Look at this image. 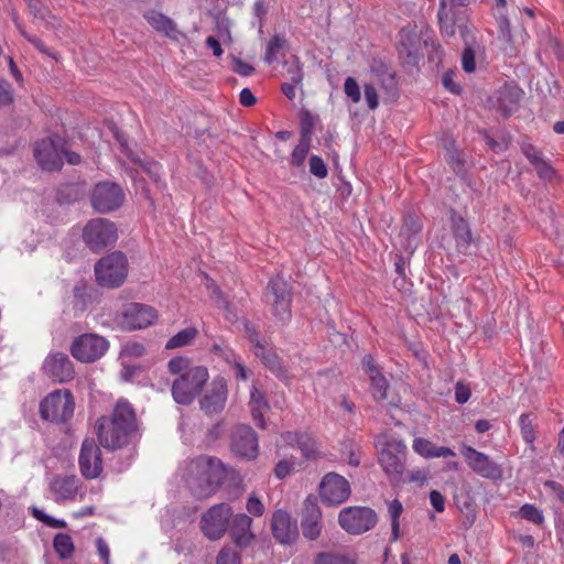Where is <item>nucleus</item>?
<instances>
[{
    "label": "nucleus",
    "mask_w": 564,
    "mask_h": 564,
    "mask_svg": "<svg viewBox=\"0 0 564 564\" xmlns=\"http://www.w3.org/2000/svg\"><path fill=\"white\" fill-rule=\"evenodd\" d=\"M97 437L107 449H118L128 445L138 432V421L133 406L127 400H119L110 415L96 422Z\"/></svg>",
    "instance_id": "1"
},
{
    "label": "nucleus",
    "mask_w": 564,
    "mask_h": 564,
    "mask_svg": "<svg viewBox=\"0 0 564 564\" xmlns=\"http://www.w3.org/2000/svg\"><path fill=\"white\" fill-rule=\"evenodd\" d=\"M167 370L175 376L171 393L173 400L181 405H191L202 394L209 379L208 369L193 365L188 358L175 357L167 362Z\"/></svg>",
    "instance_id": "2"
},
{
    "label": "nucleus",
    "mask_w": 564,
    "mask_h": 564,
    "mask_svg": "<svg viewBox=\"0 0 564 564\" xmlns=\"http://www.w3.org/2000/svg\"><path fill=\"white\" fill-rule=\"evenodd\" d=\"M226 475V467L220 459L199 456L187 464L185 480L197 499H206L217 491Z\"/></svg>",
    "instance_id": "3"
},
{
    "label": "nucleus",
    "mask_w": 564,
    "mask_h": 564,
    "mask_svg": "<svg viewBox=\"0 0 564 564\" xmlns=\"http://www.w3.org/2000/svg\"><path fill=\"white\" fill-rule=\"evenodd\" d=\"M408 448L403 441L388 437L378 451V463L392 486L406 481Z\"/></svg>",
    "instance_id": "4"
},
{
    "label": "nucleus",
    "mask_w": 564,
    "mask_h": 564,
    "mask_svg": "<svg viewBox=\"0 0 564 564\" xmlns=\"http://www.w3.org/2000/svg\"><path fill=\"white\" fill-rule=\"evenodd\" d=\"M128 270L127 257L121 251H113L95 264L96 282L107 289L120 288L127 279Z\"/></svg>",
    "instance_id": "5"
},
{
    "label": "nucleus",
    "mask_w": 564,
    "mask_h": 564,
    "mask_svg": "<svg viewBox=\"0 0 564 564\" xmlns=\"http://www.w3.org/2000/svg\"><path fill=\"white\" fill-rule=\"evenodd\" d=\"M75 409L73 394L67 389L51 392L40 404L43 420L56 423L68 421Z\"/></svg>",
    "instance_id": "6"
},
{
    "label": "nucleus",
    "mask_w": 564,
    "mask_h": 564,
    "mask_svg": "<svg viewBox=\"0 0 564 564\" xmlns=\"http://www.w3.org/2000/svg\"><path fill=\"white\" fill-rule=\"evenodd\" d=\"M118 239L113 223L105 218L89 220L83 229V240L94 252H100Z\"/></svg>",
    "instance_id": "7"
},
{
    "label": "nucleus",
    "mask_w": 564,
    "mask_h": 564,
    "mask_svg": "<svg viewBox=\"0 0 564 564\" xmlns=\"http://www.w3.org/2000/svg\"><path fill=\"white\" fill-rule=\"evenodd\" d=\"M339 525L350 534H361L377 523V513L368 507H347L338 516Z\"/></svg>",
    "instance_id": "8"
},
{
    "label": "nucleus",
    "mask_w": 564,
    "mask_h": 564,
    "mask_svg": "<svg viewBox=\"0 0 564 564\" xmlns=\"http://www.w3.org/2000/svg\"><path fill=\"white\" fill-rule=\"evenodd\" d=\"M232 508L228 503H218L210 507L200 518V529L209 540H219L228 529Z\"/></svg>",
    "instance_id": "9"
},
{
    "label": "nucleus",
    "mask_w": 564,
    "mask_h": 564,
    "mask_svg": "<svg viewBox=\"0 0 564 564\" xmlns=\"http://www.w3.org/2000/svg\"><path fill=\"white\" fill-rule=\"evenodd\" d=\"M108 348L109 343L106 338L88 333L74 339L70 354L80 362H94L101 358Z\"/></svg>",
    "instance_id": "10"
},
{
    "label": "nucleus",
    "mask_w": 564,
    "mask_h": 564,
    "mask_svg": "<svg viewBox=\"0 0 564 564\" xmlns=\"http://www.w3.org/2000/svg\"><path fill=\"white\" fill-rule=\"evenodd\" d=\"M265 297L276 318L281 322L290 319L292 293L284 279L280 276L272 279L268 284Z\"/></svg>",
    "instance_id": "11"
},
{
    "label": "nucleus",
    "mask_w": 564,
    "mask_h": 564,
    "mask_svg": "<svg viewBox=\"0 0 564 564\" xmlns=\"http://www.w3.org/2000/svg\"><path fill=\"white\" fill-rule=\"evenodd\" d=\"M64 139L52 135L36 142L34 156L44 170H58L63 165Z\"/></svg>",
    "instance_id": "12"
},
{
    "label": "nucleus",
    "mask_w": 564,
    "mask_h": 564,
    "mask_svg": "<svg viewBox=\"0 0 564 564\" xmlns=\"http://www.w3.org/2000/svg\"><path fill=\"white\" fill-rule=\"evenodd\" d=\"M468 467L477 475L492 480L502 478V468L488 455L464 445L460 451Z\"/></svg>",
    "instance_id": "13"
},
{
    "label": "nucleus",
    "mask_w": 564,
    "mask_h": 564,
    "mask_svg": "<svg viewBox=\"0 0 564 564\" xmlns=\"http://www.w3.org/2000/svg\"><path fill=\"white\" fill-rule=\"evenodd\" d=\"M42 372L54 382L64 383L74 379L75 369L69 357L59 351L50 352L43 361Z\"/></svg>",
    "instance_id": "14"
},
{
    "label": "nucleus",
    "mask_w": 564,
    "mask_h": 564,
    "mask_svg": "<svg viewBox=\"0 0 564 564\" xmlns=\"http://www.w3.org/2000/svg\"><path fill=\"white\" fill-rule=\"evenodd\" d=\"M227 399L228 386L226 379L215 377L199 399V408L207 415L217 414L225 409Z\"/></svg>",
    "instance_id": "15"
},
{
    "label": "nucleus",
    "mask_w": 564,
    "mask_h": 564,
    "mask_svg": "<svg viewBox=\"0 0 564 564\" xmlns=\"http://www.w3.org/2000/svg\"><path fill=\"white\" fill-rule=\"evenodd\" d=\"M319 495L326 505H339L350 496V485L345 477L328 473L321 481Z\"/></svg>",
    "instance_id": "16"
},
{
    "label": "nucleus",
    "mask_w": 564,
    "mask_h": 564,
    "mask_svg": "<svg viewBox=\"0 0 564 564\" xmlns=\"http://www.w3.org/2000/svg\"><path fill=\"white\" fill-rule=\"evenodd\" d=\"M231 452L245 459H254L259 453L256 432L248 425H238L230 437Z\"/></svg>",
    "instance_id": "17"
},
{
    "label": "nucleus",
    "mask_w": 564,
    "mask_h": 564,
    "mask_svg": "<svg viewBox=\"0 0 564 564\" xmlns=\"http://www.w3.org/2000/svg\"><path fill=\"white\" fill-rule=\"evenodd\" d=\"M124 200L122 189L115 183L104 182L96 185L91 203L99 213H108L117 209Z\"/></svg>",
    "instance_id": "18"
},
{
    "label": "nucleus",
    "mask_w": 564,
    "mask_h": 564,
    "mask_svg": "<svg viewBox=\"0 0 564 564\" xmlns=\"http://www.w3.org/2000/svg\"><path fill=\"white\" fill-rule=\"evenodd\" d=\"M158 318L154 308L131 303L127 305L121 314L120 324L126 329H141L152 325Z\"/></svg>",
    "instance_id": "19"
},
{
    "label": "nucleus",
    "mask_w": 564,
    "mask_h": 564,
    "mask_svg": "<svg viewBox=\"0 0 564 564\" xmlns=\"http://www.w3.org/2000/svg\"><path fill=\"white\" fill-rule=\"evenodd\" d=\"M78 463L82 475L87 479H95L101 474V452L94 440L83 442Z\"/></svg>",
    "instance_id": "20"
},
{
    "label": "nucleus",
    "mask_w": 564,
    "mask_h": 564,
    "mask_svg": "<svg viewBox=\"0 0 564 564\" xmlns=\"http://www.w3.org/2000/svg\"><path fill=\"white\" fill-rule=\"evenodd\" d=\"M48 488L57 503L74 500L82 488V481L76 475L54 476Z\"/></svg>",
    "instance_id": "21"
},
{
    "label": "nucleus",
    "mask_w": 564,
    "mask_h": 564,
    "mask_svg": "<svg viewBox=\"0 0 564 564\" xmlns=\"http://www.w3.org/2000/svg\"><path fill=\"white\" fill-rule=\"evenodd\" d=\"M271 529L274 538L282 544H291L297 538V524L289 512L279 509L271 519Z\"/></svg>",
    "instance_id": "22"
},
{
    "label": "nucleus",
    "mask_w": 564,
    "mask_h": 564,
    "mask_svg": "<svg viewBox=\"0 0 564 564\" xmlns=\"http://www.w3.org/2000/svg\"><path fill=\"white\" fill-rule=\"evenodd\" d=\"M322 512L314 500L306 499L303 509L302 531L305 538L315 540L321 533Z\"/></svg>",
    "instance_id": "23"
},
{
    "label": "nucleus",
    "mask_w": 564,
    "mask_h": 564,
    "mask_svg": "<svg viewBox=\"0 0 564 564\" xmlns=\"http://www.w3.org/2000/svg\"><path fill=\"white\" fill-rule=\"evenodd\" d=\"M251 523L252 519L245 513L232 517L230 535L237 545L246 546L253 540L254 534L251 532Z\"/></svg>",
    "instance_id": "24"
},
{
    "label": "nucleus",
    "mask_w": 564,
    "mask_h": 564,
    "mask_svg": "<svg viewBox=\"0 0 564 564\" xmlns=\"http://www.w3.org/2000/svg\"><path fill=\"white\" fill-rule=\"evenodd\" d=\"M452 230L456 240V247L459 252H466L471 243V231L467 221L456 214L452 213Z\"/></svg>",
    "instance_id": "25"
},
{
    "label": "nucleus",
    "mask_w": 564,
    "mask_h": 564,
    "mask_svg": "<svg viewBox=\"0 0 564 564\" xmlns=\"http://www.w3.org/2000/svg\"><path fill=\"white\" fill-rule=\"evenodd\" d=\"M249 408L253 421L260 429L264 430L267 427V424L263 419V415L269 410L270 406L264 393L260 391L256 386H252L250 390Z\"/></svg>",
    "instance_id": "26"
},
{
    "label": "nucleus",
    "mask_w": 564,
    "mask_h": 564,
    "mask_svg": "<svg viewBox=\"0 0 564 564\" xmlns=\"http://www.w3.org/2000/svg\"><path fill=\"white\" fill-rule=\"evenodd\" d=\"M523 91L517 86H503L498 91L497 105L498 108L505 113L510 115L518 108L522 98Z\"/></svg>",
    "instance_id": "27"
},
{
    "label": "nucleus",
    "mask_w": 564,
    "mask_h": 564,
    "mask_svg": "<svg viewBox=\"0 0 564 564\" xmlns=\"http://www.w3.org/2000/svg\"><path fill=\"white\" fill-rule=\"evenodd\" d=\"M421 47V40L415 32L402 30L400 32L399 53L406 55L409 63H415Z\"/></svg>",
    "instance_id": "28"
},
{
    "label": "nucleus",
    "mask_w": 564,
    "mask_h": 564,
    "mask_svg": "<svg viewBox=\"0 0 564 564\" xmlns=\"http://www.w3.org/2000/svg\"><path fill=\"white\" fill-rule=\"evenodd\" d=\"M413 449L416 454L425 457H454L456 454L453 449L445 446H435L431 441L417 437L413 441Z\"/></svg>",
    "instance_id": "29"
},
{
    "label": "nucleus",
    "mask_w": 564,
    "mask_h": 564,
    "mask_svg": "<svg viewBox=\"0 0 564 564\" xmlns=\"http://www.w3.org/2000/svg\"><path fill=\"white\" fill-rule=\"evenodd\" d=\"M497 23H498L499 32H500L499 39L502 40L505 43H508L516 47V45L519 41L521 43H524V41L529 37L528 33L523 29H521V30L516 31V34H514L516 39H513V36L511 34V30H510L509 20L502 13H500L497 17Z\"/></svg>",
    "instance_id": "30"
},
{
    "label": "nucleus",
    "mask_w": 564,
    "mask_h": 564,
    "mask_svg": "<svg viewBox=\"0 0 564 564\" xmlns=\"http://www.w3.org/2000/svg\"><path fill=\"white\" fill-rule=\"evenodd\" d=\"M311 145V128L303 127L301 129V139L291 154V164L302 166L305 162Z\"/></svg>",
    "instance_id": "31"
},
{
    "label": "nucleus",
    "mask_w": 564,
    "mask_h": 564,
    "mask_svg": "<svg viewBox=\"0 0 564 564\" xmlns=\"http://www.w3.org/2000/svg\"><path fill=\"white\" fill-rule=\"evenodd\" d=\"M144 19L149 24L159 32H163L166 35H171L175 31L174 22L166 15L151 10L144 13Z\"/></svg>",
    "instance_id": "32"
},
{
    "label": "nucleus",
    "mask_w": 564,
    "mask_h": 564,
    "mask_svg": "<svg viewBox=\"0 0 564 564\" xmlns=\"http://www.w3.org/2000/svg\"><path fill=\"white\" fill-rule=\"evenodd\" d=\"M253 352L272 372L276 375L282 373V366L278 355L269 349L264 344H258V347L253 349Z\"/></svg>",
    "instance_id": "33"
},
{
    "label": "nucleus",
    "mask_w": 564,
    "mask_h": 564,
    "mask_svg": "<svg viewBox=\"0 0 564 564\" xmlns=\"http://www.w3.org/2000/svg\"><path fill=\"white\" fill-rule=\"evenodd\" d=\"M198 330L196 327H187L172 336L165 344V349L172 350L191 345L197 337Z\"/></svg>",
    "instance_id": "34"
},
{
    "label": "nucleus",
    "mask_w": 564,
    "mask_h": 564,
    "mask_svg": "<svg viewBox=\"0 0 564 564\" xmlns=\"http://www.w3.org/2000/svg\"><path fill=\"white\" fill-rule=\"evenodd\" d=\"M53 546L58 556L63 560L72 557L75 546L73 539L65 533H57L53 540Z\"/></svg>",
    "instance_id": "35"
},
{
    "label": "nucleus",
    "mask_w": 564,
    "mask_h": 564,
    "mask_svg": "<svg viewBox=\"0 0 564 564\" xmlns=\"http://www.w3.org/2000/svg\"><path fill=\"white\" fill-rule=\"evenodd\" d=\"M388 511L391 518V533H392V541H397L400 536V522L399 518L403 511L402 503L394 499L389 502L388 505Z\"/></svg>",
    "instance_id": "36"
},
{
    "label": "nucleus",
    "mask_w": 564,
    "mask_h": 564,
    "mask_svg": "<svg viewBox=\"0 0 564 564\" xmlns=\"http://www.w3.org/2000/svg\"><path fill=\"white\" fill-rule=\"evenodd\" d=\"M519 424L521 430V435L523 441L527 444L531 445V449L534 451V441H535V425L531 420L529 414H521L519 417Z\"/></svg>",
    "instance_id": "37"
},
{
    "label": "nucleus",
    "mask_w": 564,
    "mask_h": 564,
    "mask_svg": "<svg viewBox=\"0 0 564 564\" xmlns=\"http://www.w3.org/2000/svg\"><path fill=\"white\" fill-rule=\"evenodd\" d=\"M371 381V392L376 400H384L387 399V390H388V381L387 379L380 373L376 372V375H372V378H370Z\"/></svg>",
    "instance_id": "38"
},
{
    "label": "nucleus",
    "mask_w": 564,
    "mask_h": 564,
    "mask_svg": "<svg viewBox=\"0 0 564 564\" xmlns=\"http://www.w3.org/2000/svg\"><path fill=\"white\" fill-rule=\"evenodd\" d=\"M31 513L36 520L43 522L45 525L50 528L64 529L67 525V523L64 520L55 519L46 514L43 510L39 509L37 507H32Z\"/></svg>",
    "instance_id": "39"
},
{
    "label": "nucleus",
    "mask_w": 564,
    "mask_h": 564,
    "mask_svg": "<svg viewBox=\"0 0 564 564\" xmlns=\"http://www.w3.org/2000/svg\"><path fill=\"white\" fill-rule=\"evenodd\" d=\"M438 21L443 34L446 36H453L455 34V26L448 17V10L445 9V0H441L440 3Z\"/></svg>",
    "instance_id": "40"
},
{
    "label": "nucleus",
    "mask_w": 564,
    "mask_h": 564,
    "mask_svg": "<svg viewBox=\"0 0 564 564\" xmlns=\"http://www.w3.org/2000/svg\"><path fill=\"white\" fill-rule=\"evenodd\" d=\"M283 46L284 40L278 35L273 36L267 45L265 54L263 57L264 62L267 64H272L276 59V55Z\"/></svg>",
    "instance_id": "41"
},
{
    "label": "nucleus",
    "mask_w": 564,
    "mask_h": 564,
    "mask_svg": "<svg viewBox=\"0 0 564 564\" xmlns=\"http://www.w3.org/2000/svg\"><path fill=\"white\" fill-rule=\"evenodd\" d=\"M519 514L521 516V518L529 520L535 524H542L544 521L542 511L533 505L527 503L522 506L519 510Z\"/></svg>",
    "instance_id": "42"
},
{
    "label": "nucleus",
    "mask_w": 564,
    "mask_h": 564,
    "mask_svg": "<svg viewBox=\"0 0 564 564\" xmlns=\"http://www.w3.org/2000/svg\"><path fill=\"white\" fill-rule=\"evenodd\" d=\"M306 458H314L318 454V447L315 440L308 434H303L297 445Z\"/></svg>",
    "instance_id": "43"
},
{
    "label": "nucleus",
    "mask_w": 564,
    "mask_h": 564,
    "mask_svg": "<svg viewBox=\"0 0 564 564\" xmlns=\"http://www.w3.org/2000/svg\"><path fill=\"white\" fill-rule=\"evenodd\" d=\"M217 564H240L238 552L230 546L223 547L217 556Z\"/></svg>",
    "instance_id": "44"
},
{
    "label": "nucleus",
    "mask_w": 564,
    "mask_h": 564,
    "mask_svg": "<svg viewBox=\"0 0 564 564\" xmlns=\"http://www.w3.org/2000/svg\"><path fill=\"white\" fill-rule=\"evenodd\" d=\"M344 91L348 98L355 104L361 99L360 88L358 83L352 77H347L344 84Z\"/></svg>",
    "instance_id": "45"
},
{
    "label": "nucleus",
    "mask_w": 564,
    "mask_h": 564,
    "mask_svg": "<svg viewBox=\"0 0 564 564\" xmlns=\"http://www.w3.org/2000/svg\"><path fill=\"white\" fill-rule=\"evenodd\" d=\"M315 564H352L347 557L333 553H319Z\"/></svg>",
    "instance_id": "46"
},
{
    "label": "nucleus",
    "mask_w": 564,
    "mask_h": 564,
    "mask_svg": "<svg viewBox=\"0 0 564 564\" xmlns=\"http://www.w3.org/2000/svg\"><path fill=\"white\" fill-rule=\"evenodd\" d=\"M310 172L318 178H325L328 174L326 164L317 155L310 159Z\"/></svg>",
    "instance_id": "47"
},
{
    "label": "nucleus",
    "mask_w": 564,
    "mask_h": 564,
    "mask_svg": "<svg viewBox=\"0 0 564 564\" xmlns=\"http://www.w3.org/2000/svg\"><path fill=\"white\" fill-rule=\"evenodd\" d=\"M145 355V347L141 343H127L121 351V356L139 358Z\"/></svg>",
    "instance_id": "48"
},
{
    "label": "nucleus",
    "mask_w": 564,
    "mask_h": 564,
    "mask_svg": "<svg viewBox=\"0 0 564 564\" xmlns=\"http://www.w3.org/2000/svg\"><path fill=\"white\" fill-rule=\"evenodd\" d=\"M246 509L250 514L254 517H261L265 510L264 505L256 495H251L248 498Z\"/></svg>",
    "instance_id": "49"
},
{
    "label": "nucleus",
    "mask_w": 564,
    "mask_h": 564,
    "mask_svg": "<svg viewBox=\"0 0 564 564\" xmlns=\"http://www.w3.org/2000/svg\"><path fill=\"white\" fill-rule=\"evenodd\" d=\"M14 22L17 24V26L19 28L21 34L30 42L32 43L41 53L45 54V55H48V56H53V54L50 52V50L46 47V45L39 39V37H35V36H31L29 35L25 30L18 23L17 19H14Z\"/></svg>",
    "instance_id": "50"
},
{
    "label": "nucleus",
    "mask_w": 564,
    "mask_h": 564,
    "mask_svg": "<svg viewBox=\"0 0 564 564\" xmlns=\"http://www.w3.org/2000/svg\"><path fill=\"white\" fill-rule=\"evenodd\" d=\"M462 65L466 73L475 70V51L471 47H466L462 54Z\"/></svg>",
    "instance_id": "51"
},
{
    "label": "nucleus",
    "mask_w": 564,
    "mask_h": 564,
    "mask_svg": "<svg viewBox=\"0 0 564 564\" xmlns=\"http://www.w3.org/2000/svg\"><path fill=\"white\" fill-rule=\"evenodd\" d=\"M365 98L369 109L375 110L379 105L377 89L372 84H366L364 86Z\"/></svg>",
    "instance_id": "52"
},
{
    "label": "nucleus",
    "mask_w": 564,
    "mask_h": 564,
    "mask_svg": "<svg viewBox=\"0 0 564 564\" xmlns=\"http://www.w3.org/2000/svg\"><path fill=\"white\" fill-rule=\"evenodd\" d=\"M217 36L219 40H221L225 43L231 42V34H230V25L229 22L225 19L217 20Z\"/></svg>",
    "instance_id": "53"
},
{
    "label": "nucleus",
    "mask_w": 564,
    "mask_h": 564,
    "mask_svg": "<svg viewBox=\"0 0 564 564\" xmlns=\"http://www.w3.org/2000/svg\"><path fill=\"white\" fill-rule=\"evenodd\" d=\"M13 101V90L6 80H0V106L10 105Z\"/></svg>",
    "instance_id": "54"
},
{
    "label": "nucleus",
    "mask_w": 564,
    "mask_h": 564,
    "mask_svg": "<svg viewBox=\"0 0 564 564\" xmlns=\"http://www.w3.org/2000/svg\"><path fill=\"white\" fill-rule=\"evenodd\" d=\"M534 169L536 170L539 176L543 180H551L555 174L552 166L544 159L538 162L534 165Z\"/></svg>",
    "instance_id": "55"
},
{
    "label": "nucleus",
    "mask_w": 564,
    "mask_h": 564,
    "mask_svg": "<svg viewBox=\"0 0 564 564\" xmlns=\"http://www.w3.org/2000/svg\"><path fill=\"white\" fill-rule=\"evenodd\" d=\"M28 2L30 12L39 19L44 20L47 14L46 8L42 4L40 0H25Z\"/></svg>",
    "instance_id": "56"
},
{
    "label": "nucleus",
    "mask_w": 564,
    "mask_h": 564,
    "mask_svg": "<svg viewBox=\"0 0 564 564\" xmlns=\"http://www.w3.org/2000/svg\"><path fill=\"white\" fill-rule=\"evenodd\" d=\"M522 152L533 166L543 159L540 151L532 144H523Z\"/></svg>",
    "instance_id": "57"
},
{
    "label": "nucleus",
    "mask_w": 564,
    "mask_h": 564,
    "mask_svg": "<svg viewBox=\"0 0 564 564\" xmlns=\"http://www.w3.org/2000/svg\"><path fill=\"white\" fill-rule=\"evenodd\" d=\"M446 152H447L448 163L452 164L453 170L456 171L463 164V159H462L458 150L452 144L451 147L446 148Z\"/></svg>",
    "instance_id": "58"
},
{
    "label": "nucleus",
    "mask_w": 564,
    "mask_h": 564,
    "mask_svg": "<svg viewBox=\"0 0 564 564\" xmlns=\"http://www.w3.org/2000/svg\"><path fill=\"white\" fill-rule=\"evenodd\" d=\"M232 70L241 76H249L254 72V68L239 58H234Z\"/></svg>",
    "instance_id": "59"
},
{
    "label": "nucleus",
    "mask_w": 564,
    "mask_h": 564,
    "mask_svg": "<svg viewBox=\"0 0 564 564\" xmlns=\"http://www.w3.org/2000/svg\"><path fill=\"white\" fill-rule=\"evenodd\" d=\"M96 546L99 556L104 561V564H110V550L107 542L102 538H98L96 541Z\"/></svg>",
    "instance_id": "60"
},
{
    "label": "nucleus",
    "mask_w": 564,
    "mask_h": 564,
    "mask_svg": "<svg viewBox=\"0 0 564 564\" xmlns=\"http://www.w3.org/2000/svg\"><path fill=\"white\" fill-rule=\"evenodd\" d=\"M426 481V473L422 469H406V481L423 485Z\"/></svg>",
    "instance_id": "61"
},
{
    "label": "nucleus",
    "mask_w": 564,
    "mask_h": 564,
    "mask_svg": "<svg viewBox=\"0 0 564 564\" xmlns=\"http://www.w3.org/2000/svg\"><path fill=\"white\" fill-rule=\"evenodd\" d=\"M470 397L469 388L464 386L460 382H457L455 386V399L458 403L463 404L468 401Z\"/></svg>",
    "instance_id": "62"
},
{
    "label": "nucleus",
    "mask_w": 564,
    "mask_h": 564,
    "mask_svg": "<svg viewBox=\"0 0 564 564\" xmlns=\"http://www.w3.org/2000/svg\"><path fill=\"white\" fill-rule=\"evenodd\" d=\"M430 502L437 512L444 511L445 502L443 495L437 490H432L430 492Z\"/></svg>",
    "instance_id": "63"
},
{
    "label": "nucleus",
    "mask_w": 564,
    "mask_h": 564,
    "mask_svg": "<svg viewBox=\"0 0 564 564\" xmlns=\"http://www.w3.org/2000/svg\"><path fill=\"white\" fill-rule=\"evenodd\" d=\"M245 333L250 343L253 345V349L258 347V344H262L258 332L256 330L254 326L251 323H245Z\"/></svg>",
    "instance_id": "64"
}]
</instances>
